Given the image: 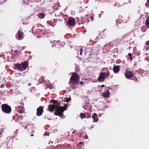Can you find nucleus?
I'll list each match as a JSON object with an SVG mask.
<instances>
[{
    "label": "nucleus",
    "instance_id": "f257e3e1",
    "mask_svg": "<svg viewBox=\"0 0 149 149\" xmlns=\"http://www.w3.org/2000/svg\"><path fill=\"white\" fill-rule=\"evenodd\" d=\"M54 104H50L49 105L48 109L49 111L53 112L54 110L56 109L55 110L54 114L56 116H59L61 117H62L63 114V112L64 111L66 110L67 106L66 105L63 106L61 107L59 105V103H58L56 101H54Z\"/></svg>",
    "mask_w": 149,
    "mask_h": 149
},
{
    "label": "nucleus",
    "instance_id": "f03ea898",
    "mask_svg": "<svg viewBox=\"0 0 149 149\" xmlns=\"http://www.w3.org/2000/svg\"><path fill=\"white\" fill-rule=\"evenodd\" d=\"M79 79V77L78 74L75 72L72 73L70 79L69 84L74 86L78 85Z\"/></svg>",
    "mask_w": 149,
    "mask_h": 149
},
{
    "label": "nucleus",
    "instance_id": "7ed1b4c3",
    "mask_svg": "<svg viewBox=\"0 0 149 149\" xmlns=\"http://www.w3.org/2000/svg\"><path fill=\"white\" fill-rule=\"evenodd\" d=\"M28 65V61H25L20 64L18 63L15 64V66L17 69L22 71L26 69Z\"/></svg>",
    "mask_w": 149,
    "mask_h": 149
},
{
    "label": "nucleus",
    "instance_id": "20e7f679",
    "mask_svg": "<svg viewBox=\"0 0 149 149\" xmlns=\"http://www.w3.org/2000/svg\"><path fill=\"white\" fill-rule=\"evenodd\" d=\"M110 74L109 71L106 72H101L100 73L99 77L98 78V81L99 82H103L105 79V77H108Z\"/></svg>",
    "mask_w": 149,
    "mask_h": 149
},
{
    "label": "nucleus",
    "instance_id": "39448f33",
    "mask_svg": "<svg viewBox=\"0 0 149 149\" xmlns=\"http://www.w3.org/2000/svg\"><path fill=\"white\" fill-rule=\"evenodd\" d=\"M1 109L2 111L6 113H9L11 111V107L6 104L1 105Z\"/></svg>",
    "mask_w": 149,
    "mask_h": 149
},
{
    "label": "nucleus",
    "instance_id": "423d86ee",
    "mask_svg": "<svg viewBox=\"0 0 149 149\" xmlns=\"http://www.w3.org/2000/svg\"><path fill=\"white\" fill-rule=\"evenodd\" d=\"M134 73L133 72L126 70L125 71V76L127 79H130L131 78L134 77Z\"/></svg>",
    "mask_w": 149,
    "mask_h": 149
},
{
    "label": "nucleus",
    "instance_id": "0eeeda50",
    "mask_svg": "<svg viewBox=\"0 0 149 149\" xmlns=\"http://www.w3.org/2000/svg\"><path fill=\"white\" fill-rule=\"evenodd\" d=\"M43 107L44 106L42 107L40 106L37 109L36 115L37 116H41L43 112Z\"/></svg>",
    "mask_w": 149,
    "mask_h": 149
},
{
    "label": "nucleus",
    "instance_id": "6e6552de",
    "mask_svg": "<svg viewBox=\"0 0 149 149\" xmlns=\"http://www.w3.org/2000/svg\"><path fill=\"white\" fill-rule=\"evenodd\" d=\"M23 34L24 33L22 31L19 30L16 35V37L18 40H21L24 38Z\"/></svg>",
    "mask_w": 149,
    "mask_h": 149
},
{
    "label": "nucleus",
    "instance_id": "1a4fd4ad",
    "mask_svg": "<svg viewBox=\"0 0 149 149\" xmlns=\"http://www.w3.org/2000/svg\"><path fill=\"white\" fill-rule=\"evenodd\" d=\"M75 24V21L74 19L72 18H70L69 19L67 24L69 26H72L74 25Z\"/></svg>",
    "mask_w": 149,
    "mask_h": 149
},
{
    "label": "nucleus",
    "instance_id": "9d476101",
    "mask_svg": "<svg viewBox=\"0 0 149 149\" xmlns=\"http://www.w3.org/2000/svg\"><path fill=\"white\" fill-rule=\"evenodd\" d=\"M92 118L93 119V122H96L98 121V119L97 118V113H94L93 114Z\"/></svg>",
    "mask_w": 149,
    "mask_h": 149
},
{
    "label": "nucleus",
    "instance_id": "9b49d317",
    "mask_svg": "<svg viewBox=\"0 0 149 149\" xmlns=\"http://www.w3.org/2000/svg\"><path fill=\"white\" fill-rule=\"evenodd\" d=\"M120 66L116 65L113 67V70L115 73H116L119 72L120 70Z\"/></svg>",
    "mask_w": 149,
    "mask_h": 149
},
{
    "label": "nucleus",
    "instance_id": "f8f14e48",
    "mask_svg": "<svg viewBox=\"0 0 149 149\" xmlns=\"http://www.w3.org/2000/svg\"><path fill=\"white\" fill-rule=\"evenodd\" d=\"M24 107L22 106L18 107L17 109V111L20 113H22L24 112Z\"/></svg>",
    "mask_w": 149,
    "mask_h": 149
},
{
    "label": "nucleus",
    "instance_id": "ddd939ff",
    "mask_svg": "<svg viewBox=\"0 0 149 149\" xmlns=\"http://www.w3.org/2000/svg\"><path fill=\"white\" fill-rule=\"evenodd\" d=\"M110 93L109 92V90L108 89H107L105 90V92L104 93H103L102 96L104 98H106L109 96Z\"/></svg>",
    "mask_w": 149,
    "mask_h": 149
},
{
    "label": "nucleus",
    "instance_id": "4468645a",
    "mask_svg": "<svg viewBox=\"0 0 149 149\" xmlns=\"http://www.w3.org/2000/svg\"><path fill=\"white\" fill-rule=\"evenodd\" d=\"M37 16L40 19H43L45 17V14L42 13H38Z\"/></svg>",
    "mask_w": 149,
    "mask_h": 149
},
{
    "label": "nucleus",
    "instance_id": "2eb2a0df",
    "mask_svg": "<svg viewBox=\"0 0 149 149\" xmlns=\"http://www.w3.org/2000/svg\"><path fill=\"white\" fill-rule=\"evenodd\" d=\"M145 24L147 28H149V16L147 17L146 19Z\"/></svg>",
    "mask_w": 149,
    "mask_h": 149
},
{
    "label": "nucleus",
    "instance_id": "dca6fc26",
    "mask_svg": "<svg viewBox=\"0 0 149 149\" xmlns=\"http://www.w3.org/2000/svg\"><path fill=\"white\" fill-rule=\"evenodd\" d=\"M80 117L81 119H83L86 116V114L85 113H81L80 114Z\"/></svg>",
    "mask_w": 149,
    "mask_h": 149
},
{
    "label": "nucleus",
    "instance_id": "f3484780",
    "mask_svg": "<svg viewBox=\"0 0 149 149\" xmlns=\"http://www.w3.org/2000/svg\"><path fill=\"white\" fill-rule=\"evenodd\" d=\"M25 3H26L27 5H29V0H24Z\"/></svg>",
    "mask_w": 149,
    "mask_h": 149
},
{
    "label": "nucleus",
    "instance_id": "a211bd4d",
    "mask_svg": "<svg viewBox=\"0 0 149 149\" xmlns=\"http://www.w3.org/2000/svg\"><path fill=\"white\" fill-rule=\"evenodd\" d=\"M145 6L147 7H149V2H148L147 1L145 4Z\"/></svg>",
    "mask_w": 149,
    "mask_h": 149
},
{
    "label": "nucleus",
    "instance_id": "6ab92c4d",
    "mask_svg": "<svg viewBox=\"0 0 149 149\" xmlns=\"http://www.w3.org/2000/svg\"><path fill=\"white\" fill-rule=\"evenodd\" d=\"M131 79L133 80H135V81H137V78L135 77H134L133 78Z\"/></svg>",
    "mask_w": 149,
    "mask_h": 149
},
{
    "label": "nucleus",
    "instance_id": "aec40b11",
    "mask_svg": "<svg viewBox=\"0 0 149 149\" xmlns=\"http://www.w3.org/2000/svg\"><path fill=\"white\" fill-rule=\"evenodd\" d=\"M71 100V99L70 98H69L67 99H66V101L67 102H68L70 101Z\"/></svg>",
    "mask_w": 149,
    "mask_h": 149
},
{
    "label": "nucleus",
    "instance_id": "412c9836",
    "mask_svg": "<svg viewBox=\"0 0 149 149\" xmlns=\"http://www.w3.org/2000/svg\"><path fill=\"white\" fill-rule=\"evenodd\" d=\"M44 135L45 136H48L49 135V134L48 133H47V132H45L44 134Z\"/></svg>",
    "mask_w": 149,
    "mask_h": 149
},
{
    "label": "nucleus",
    "instance_id": "4be33fe9",
    "mask_svg": "<svg viewBox=\"0 0 149 149\" xmlns=\"http://www.w3.org/2000/svg\"><path fill=\"white\" fill-rule=\"evenodd\" d=\"M82 48H81L80 49V54L81 55V53H82Z\"/></svg>",
    "mask_w": 149,
    "mask_h": 149
},
{
    "label": "nucleus",
    "instance_id": "5701e85b",
    "mask_svg": "<svg viewBox=\"0 0 149 149\" xmlns=\"http://www.w3.org/2000/svg\"><path fill=\"white\" fill-rule=\"evenodd\" d=\"M83 143V142H80L79 143L77 144V146H79L80 144H82Z\"/></svg>",
    "mask_w": 149,
    "mask_h": 149
},
{
    "label": "nucleus",
    "instance_id": "b1692460",
    "mask_svg": "<svg viewBox=\"0 0 149 149\" xmlns=\"http://www.w3.org/2000/svg\"><path fill=\"white\" fill-rule=\"evenodd\" d=\"M88 136L87 135H85L84 136V138L86 139H87L88 138Z\"/></svg>",
    "mask_w": 149,
    "mask_h": 149
},
{
    "label": "nucleus",
    "instance_id": "393cba45",
    "mask_svg": "<svg viewBox=\"0 0 149 149\" xmlns=\"http://www.w3.org/2000/svg\"><path fill=\"white\" fill-rule=\"evenodd\" d=\"M146 44L147 45H149V41H147L146 42Z\"/></svg>",
    "mask_w": 149,
    "mask_h": 149
},
{
    "label": "nucleus",
    "instance_id": "a878e982",
    "mask_svg": "<svg viewBox=\"0 0 149 149\" xmlns=\"http://www.w3.org/2000/svg\"><path fill=\"white\" fill-rule=\"evenodd\" d=\"M90 18H91V19L92 20V21L93 19V17L92 16H91L90 17Z\"/></svg>",
    "mask_w": 149,
    "mask_h": 149
},
{
    "label": "nucleus",
    "instance_id": "bb28decb",
    "mask_svg": "<svg viewBox=\"0 0 149 149\" xmlns=\"http://www.w3.org/2000/svg\"><path fill=\"white\" fill-rule=\"evenodd\" d=\"M80 84L82 85L83 84V82L82 81H81L80 82Z\"/></svg>",
    "mask_w": 149,
    "mask_h": 149
},
{
    "label": "nucleus",
    "instance_id": "cd10ccee",
    "mask_svg": "<svg viewBox=\"0 0 149 149\" xmlns=\"http://www.w3.org/2000/svg\"><path fill=\"white\" fill-rule=\"evenodd\" d=\"M128 55L130 57L131 56V54L130 53H129L128 54Z\"/></svg>",
    "mask_w": 149,
    "mask_h": 149
},
{
    "label": "nucleus",
    "instance_id": "c85d7f7f",
    "mask_svg": "<svg viewBox=\"0 0 149 149\" xmlns=\"http://www.w3.org/2000/svg\"><path fill=\"white\" fill-rule=\"evenodd\" d=\"M130 60L131 61H132V56H130Z\"/></svg>",
    "mask_w": 149,
    "mask_h": 149
},
{
    "label": "nucleus",
    "instance_id": "c756f323",
    "mask_svg": "<svg viewBox=\"0 0 149 149\" xmlns=\"http://www.w3.org/2000/svg\"><path fill=\"white\" fill-rule=\"evenodd\" d=\"M86 20H87V22H89L90 21V20H89V19H86Z\"/></svg>",
    "mask_w": 149,
    "mask_h": 149
},
{
    "label": "nucleus",
    "instance_id": "7c9ffc66",
    "mask_svg": "<svg viewBox=\"0 0 149 149\" xmlns=\"http://www.w3.org/2000/svg\"><path fill=\"white\" fill-rule=\"evenodd\" d=\"M104 85H102V86H101V87H102V88H102V87H104Z\"/></svg>",
    "mask_w": 149,
    "mask_h": 149
},
{
    "label": "nucleus",
    "instance_id": "2f4dec72",
    "mask_svg": "<svg viewBox=\"0 0 149 149\" xmlns=\"http://www.w3.org/2000/svg\"><path fill=\"white\" fill-rule=\"evenodd\" d=\"M30 136H33V134H32Z\"/></svg>",
    "mask_w": 149,
    "mask_h": 149
},
{
    "label": "nucleus",
    "instance_id": "473e14b6",
    "mask_svg": "<svg viewBox=\"0 0 149 149\" xmlns=\"http://www.w3.org/2000/svg\"><path fill=\"white\" fill-rule=\"evenodd\" d=\"M147 2H149V0H147Z\"/></svg>",
    "mask_w": 149,
    "mask_h": 149
}]
</instances>
